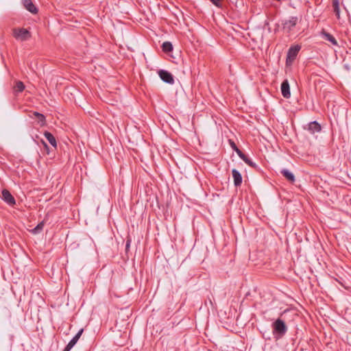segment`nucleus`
I'll list each match as a JSON object with an SVG mask.
<instances>
[{
  "label": "nucleus",
  "instance_id": "1",
  "mask_svg": "<svg viewBox=\"0 0 351 351\" xmlns=\"http://www.w3.org/2000/svg\"><path fill=\"white\" fill-rule=\"evenodd\" d=\"M273 335L276 340L282 338L287 332V326L281 319H277L271 325Z\"/></svg>",
  "mask_w": 351,
  "mask_h": 351
},
{
  "label": "nucleus",
  "instance_id": "2",
  "mask_svg": "<svg viewBox=\"0 0 351 351\" xmlns=\"http://www.w3.org/2000/svg\"><path fill=\"white\" fill-rule=\"evenodd\" d=\"M299 22L297 16H290L282 21V29L285 32H291Z\"/></svg>",
  "mask_w": 351,
  "mask_h": 351
},
{
  "label": "nucleus",
  "instance_id": "3",
  "mask_svg": "<svg viewBox=\"0 0 351 351\" xmlns=\"http://www.w3.org/2000/svg\"><path fill=\"white\" fill-rule=\"evenodd\" d=\"M14 36L17 40L25 41L28 40L30 38L31 35L27 29L21 28L14 29Z\"/></svg>",
  "mask_w": 351,
  "mask_h": 351
},
{
  "label": "nucleus",
  "instance_id": "4",
  "mask_svg": "<svg viewBox=\"0 0 351 351\" xmlns=\"http://www.w3.org/2000/svg\"><path fill=\"white\" fill-rule=\"evenodd\" d=\"M158 75L160 79L165 83L173 84L174 83V80L172 74L167 71L165 70H160L158 71Z\"/></svg>",
  "mask_w": 351,
  "mask_h": 351
},
{
  "label": "nucleus",
  "instance_id": "5",
  "mask_svg": "<svg viewBox=\"0 0 351 351\" xmlns=\"http://www.w3.org/2000/svg\"><path fill=\"white\" fill-rule=\"evenodd\" d=\"M280 90L282 95L286 98L289 99L291 97V92H290V86L289 81L287 80H285L280 86Z\"/></svg>",
  "mask_w": 351,
  "mask_h": 351
},
{
  "label": "nucleus",
  "instance_id": "6",
  "mask_svg": "<svg viewBox=\"0 0 351 351\" xmlns=\"http://www.w3.org/2000/svg\"><path fill=\"white\" fill-rule=\"evenodd\" d=\"M2 199L10 206H13L16 204V201L12 195L6 189L2 191Z\"/></svg>",
  "mask_w": 351,
  "mask_h": 351
},
{
  "label": "nucleus",
  "instance_id": "7",
  "mask_svg": "<svg viewBox=\"0 0 351 351\" xmlns=\"http://www.w3.org/2000/svg\"><path fill=\"white\" fill-rule=\"evenodd\" d=\"M305 128L313 134L321 131V125L316 121L310 122Z\"/></svg>",
  "mask_w": 351,
  "mask_h": 351
},
{
  "label": "nucleus",
  "instance_id": "8",
  "mask_svg": "<svg viewBox=\"0 0 351 351\" xmlns=\"http://www.w3.org/2000/svg\"><path fill=\"white\" fill-rule=\"evenodd\" d=\"M300 45H293L291 46L288 51L287 53V60L289 59L293 60L297 56L299 51L300 50Z\"/></svg>",
  "mask_w": 351,
  "mask_h": 351
},
{
  "label": "nucleus",
  "instance_id": "9",
  "mask_svg": "<svg viewBox=\"0 0 351 351\" xmlns=\"http://www.w3.org/2000/svg\"><path fill=\"white\" fill-rule=\"evenodd\" d=\"M23 5L25 7V8L31 13H37L38 10L31 0H23Z\"/></svg>",
  "mask_w": 351,
  "mask_h": 351
},
{
  "label": "nucleus",
  "instance_id": "10",
  "mask_svg": "<svg viewBox=\"0 0 351 351\" xmlns=\"http://www.w3.org/2000/svg\"><path fill=\"white\" fill-rule=\"evenodd\" d=\"M232 178L234 180V186H240L242 183L241 174L240 173V172L238 170H237L235 169H232Z\"/></svg>",
  "mask_w": 351,
  "mask_h": 351
},
{
  "label": "nucleus",
  "instance_id": "11",
  "mask_svg": "<svg viewBox=\"0 0 351 351\" xmlns=\"http://www.w3.org/2000/svg\"><path fill=\"white\" fill-rule=\"evenodd\" d=\"M280 173L283 175V176L289 181L293 182H295V176L288 169H283L280 171Z\"/></svg>",
  "mask_w": 351,
  "mask_h": 351
},
{
  "label": "nucleus",
  "instance_id": "12",
  "mask_svg": "<svg viewBox=\"0 0 351 351\" xmlns=\"http://www.w3.org/2000/svg\"><path fill=\"white\" fill-rule=\"evenodd\" d=\"M44 136H45V138L47 139V141H49V143L53 147H56L57 146V143H56V140L55 138V137L53 136V135L49 132H45L44 133Z\"/></svg>",
  "mask_w": 351,
  "mask_h": 351
},
{
  "label": "nucleus",
  "instance_id": "13",
  "mask_svg": "<svg viewBox=\"0 0 351 351\" xmlns=\"http://www.w3.org/2000/svg\"><path fill=\"white\" fill-rule=\"evenodd\" d=\"M323 36L326 40L330 42L332 45H337V42L336 39L330 34L327 33V32H324Z\"/></svg>",
  "mask_w": 351,
  "mask_h": 351
},
{
  "label": "nucleus",
  "instance_id": "14",
  "mask_svg": "<svg viewBox=\"0 0 351 351\" xmlns=\"http://www.w3.org/2000/svg\"><path fill=\"white\" fill-rule=\"evenodd\" d=\"M162 47V50L165 52H170L173 50L172 44L168 41L163 43Z\"/></svg>",
  "mask_w": 351,
  "mask_h": 351
},
{
  "label": "nucleus",
  "instance_id": "15",
  "mask_svg": "<svg viewBox=\"0 0 351 351\" xmlns=\"http://www.w3.org/2000/svg\"><path fill=\"white\" fill-rule=\"evenodd\" d=\"M14 89L16 92L21 93L25 89V85L22 82L18 81L16 83Z\"/></svg>",
  "mask_w": 351,
  "mask_h": 351
},
{
  "label": "nucleus",
  "instance_id": "16",
  "mask_svg": "<svg viewBox=\"0 0 351 351\" xmlns=\"http://www.w3.org/2000/svg\"><path fill=\"white\" fill-rule=\"evenodd\" d=\"M246 164H247L249 166L252 167H256V165L255 162H254L248 156L246 155L245 157L242 159Z\"/></svg>",
  "mask_w": 351,
  "mask_h": 351
},
{
  "label": "nucleus",
  "instance_id": "17",
  "mask_svg": "<svg viewBox=\"0 0 351 351\" xmlns=\"http://www.w3.org/2000/svg\"><path fill=\"white\" fill-rule=\"evenodd\" d=\"M43 226H44V223L43 222H41L40 223H38L33 230H32V232L34 233V234H37L38 232H40L43 228Z\"/></svg>",
  "mask_w": 351,
  "mask_h": 351
},
{
  "label": "nucleus",
  "instance_id": "18",
  "mask_svg": "<svg viewBox=\"0 0 351 351\" xmlns=\"http://www.w3.org/2000/svg\"><path fill=\"white\" fill-rule=\"evenodd\" d=\"M34 115L38 118V121L40 122L42 125L44 124L45 117L43 114L36 112H34Z\"/></svg>",
  "mask_w": 351,
  "mask_h": 351
},
{
  "label": "nucleus",
  "instance_id": "19",
  "mask_svg": "<svg viewBox=\"0 0 351 351\" xmlns=\"http://www.w3.org/2000/svg\"><path fill=\"white\" fill-rule=\"evenodd\" d=\"M333 5L335 7V12L337 15L339 14V2L338 0H335L333 1Z\"/></svg>",
  "mask_w": 351,
  "mask_h": 351
},
{
  "label": "nucleus",
  "instance_id": "20",
  "mask_svg": "<svg viewBox=\"0 0 351 351\" xmlns=\"http://www.w3.org/2000/svg\"><path fill=\"white\" fill-rule=\"evenodd\" d=\"M234 150L236 152L240 158L243 159L245 157V154H244L237 147H235Z\"/></svg>",
  "mask_w": 351,
  "mask_h": 351
},
{
  "label": "nucleus",
  "instance_id": "21",
  "mask_svg": "<svg viewBox=\"0 0 351 351\" xmlns=\"http://www.w3.org/2000/svg\"><path fill=\"white\" fill-rule=\"evenodd\" d=\"M210 2L217 8H221V0H210Z\"/></svg>",
  "mask_w": 351,
  "mask_h": 351
},
{
  "label": "nucleus",
  "instance_id": "22",
  "mask_svg": "<svg viewBox=\"0 0 351 351\" xmlns=\"http://www.w3.org/2000/svg\"><path fill=\"white\" fill-rule=\"evenodd\" d=\"M83 332V329H80L77 333L73 337L74 339H75L76 341H77L81 337L82 334Z\"/></svg>",
  "mask_w": 351,
  "mask_h": 351
},
{
  "label": "nucleus",
  "instance_id": "23",
  "mask_svg": "<svg viewBox=\"0 0 351 351\" xmlns=\"http://www.w3.org/2000/svg\"><path fill=\"white\" fill-rule=\"evenodd\" d=\"M83 332V329H80L77 333L73 337L74 339H75L76 341H77L81 337L82 334Z\"/></svg>",
  "mask_w": 351,
  "mask_h": 351
},
{
  "label": "nucleus",
  "instance_id": "24",
  "mask_svg": "<svg viewBox=\"0 0 351 351\" xmlns=\"http://www.w3.org/2000/svg\"><path fill=\"white\" fill-rule=\"evenodd\" d=\"M77 341H75L73 338L71 339V340L69 342V343L66 345L71 348H72L77 343Z\"/></svg>",
  "mask_w": 351,
  "mask_h": 351
},
{
  "label": "nucleus",
  "instance_id": "25",
  "mask_svg": "<svg viewBox=\"0 0 351 351\" xmlns=\"http://www.w3.org/2000/svg\"><path fill=\"white\" fill-rule=\"evenodd\" d=\"M130 243H131V240L130 239H128L127 241H126V244H125V251L127 252L129 248H130Z\"/></svg>",
  "mask_w": 351,
  "mask_h": 351
},
{
  "label": "nucleus",
  "instance_id": "26",
  "mask_svg": "<svg viewBox=\"0 0 351 351\" xmlns=\"http://www.w3.org/2000/svg\"><path fill=\"white\" fill-rule=\"evenodd\" d=\"M263 338H265V339H271V338H270V336H269V335H266L265 333H263Z\"/></svg>",
  "mask_w": 351,
  "mask_h": 351
},
{
  "label": "nucleus",
  "instance_id": "27",
  "mask_svg": "<svg viewBox=\"0 0 351 351\" xmlns=\"http://www.w3.org/2000/svg\"><path fill=\"white\" fill-rule=\"evenodd\" d=\"M72 348H71L70 347H69L68 346H66L64 349L63 350V351H70Z\"/></svg>",
  "mask_w": 351,
  "mask_h": 351
},
{
  "label": "nucleus",
  "instance_id": "28",
  "mask_svg": "<svg viewBox=\"0 0 351 351\" xmlns=\"http://www.w3.org/2000/svg\"><path fill=\"white\" fill-rule=\"evenodd\" d=\"M231 146H232V149H234V148H235V147H237V146H236V145H235V143H234V142H232V143H231Z\"/></svg>",
  "mask_w": 351,
  "mask_h": 351
},
{
  "label": "nucleus",
  "instance_id": "29",
  "mask_svg": "<svg viewBox=\"0 0 351 351\" xmlns=\"http://www.w3.org/2000/svg\"><path fill=\"white\" fill-rule=\"evenodd\" d=\"M269 25V22L266 21L265 22V25Z\"/></svg>",
  "mask_w": 351,
  "mask_h": 351
}]
</instances>
